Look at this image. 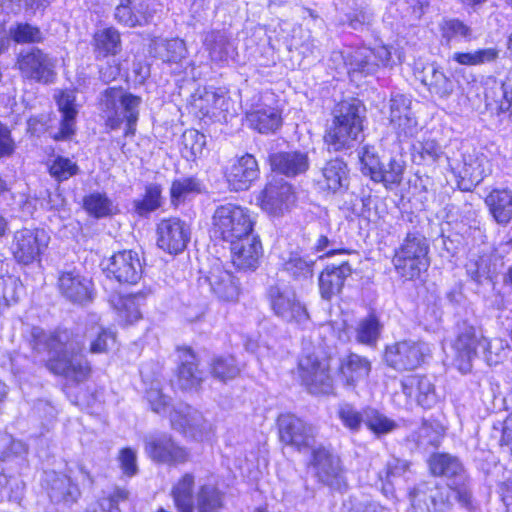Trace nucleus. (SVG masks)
<instances>
[{"mask_svg":"<svg viewBox=\"0 0 512 512\" xmlns=\"http://www.w3.org/2000/svg\"><path fill=\"white\" fill-rule=\"evenodd\" d=\"M87 342L91 353H104L109 344L115 342V335L98 325L91 326L83 334L68 329L47 333L40 327H33L29 338L34 351L47 353L49 371L75 383L87 380L91 372L88 361L82 357Z\"/></svg>","mask_w":512,"mask_h":512,"instance_id":"nucleus-1","label":"nucleus"},{"mask_svg":"<svg viewBox=\"0 0 512 512\" xmlns=\"http://www.w3.org/2000/svg\"><path fill=\"white\" fill-rule=\"evenodd\" d=\"M100 109L108 131L118 130L125 125L124 137H133L139 120L142 99L122 87H109L100 94Z\"/></svg>","mask_w":512,"mask_h":512,"instance_id":"nucleus-2","label":"nucleus"},{"mask_svg":"<svg viewBox=\"0 0 512 512\" xmlns=\"http://www.w3.org/2000/svg\"><path fill=\"white\" fill-rule=\"evenodd\" d=\"M364 112L363 105L357 99L343 101L337 105L332 124L324 136L329 150L337 152L355 145L363 130Z\"/></svg>","mask_w":512,"mask_h":512,"instance_id":"nucleus-3","label":"nucleus"},{"mask_svg":"<svg viewBox=\"0 0 512 512\" xmlns=\"http://www.w3.org/2000/svg\"><path fill=\"white\" fill-rule=\"evenodd\" d=\"M429 468L434 476L447 478V486H441L448 489L455 501L462 507L469 508L472 505V492L469 485V479L460 460L450 454L438 453L429 459Z\"/></svg>","mask_w":512,"mask_h":512,"instance_id":"nucleus-4","label":"nucleus"},{"mask_svg":"<svg viewBox=\"0 0 512 512\" xmlns=\"http://www.w3.org/2000/svg\"><path fill=\"white\" fill-rule=\"evenodd\" d=\"M428 253L429 243L423 234L407 233L393 257L397 273L405 279L417 278L429 265Z\"/></svg>","mask_w":512,"mask_h":512,"instance_id":"nucleus-5","label":"nucleus"},{"mask_svg":"<svg viewBox=\"0 0 512 512\" xmlns=\"http://www.w3.org/2000/svg\"><path fill=\"white\" fill-rule=\"evenodd\" d=\"M212 220L214 235L231 243L242 240L253 231L249 211L231 203L217 207Z\"/></svg>","mask_w":512,"mask_h":512,"instance_id":"nucleus-6","label":"nucleus"},{"mask_svg":"<svg viewBox=\"0 0 512 512\" xmlns=\"http://www.w3.org/2000/svg\"><path fill=\"white\" fill-rule=\"evenodd\" d=\"M430 355L428 343L406 339L388 345L384 359L388 366L397 371H410L420 367Z\"/></svg>","mask_w":512,"mask_h":512,"instance_id":"nucleus-7","label":"nucleus"},{"mask_svg":"<svg viewBox=\"0 0 512 512\" xmlns=\"http://www.w3.org/2000/svg\"><path fill=\"white\" fill-rule=\"evenodd\" d=\"M311 468L317 480L335 491L347 488L342 462L338 455L325 447L313 450Z\"/></svg>","mask_w":512,"mask_h":512,"instance_id":"nucleus-8","label":"nucleus"},{"mask_svg":"<svg viewBox=\"0 0 512 512\" xmlns=\"http://www.w3.org/2000/svg\"><path fill=\"white\" fill-rule=\"evenodd\" d=\"M410 507L407 512H439L453 504V497L447 488L436 480L418 483L409 493Z\"/></svg>","mask_w":512,"mask_h":512,"instance_id":"nucleus-9","label":"nucleus"},{"mask_svg":"<svg viewBox=\"0 0 512 512\" xmlns=\"http://www.w3.org/2000/svg\"><path fill=\"white\" fill-rule=\"evenodd\" d=\"M50 241V236L44 229L23 228L13 235L11 251L15 260L23 265L40 261Z\"/></svg>","mask_w":512,"mask_h":512,"instance_id":"nucleus-10","label":"nucleus"},{"mask_svg":"<svg viewBox=\"0 0 512 512\" xmlns=\"http://www.w3.org/2000/svg\"><path fill=\"white\" fill-rule=\"evenodd\" d=\"M484 336L474 326L463 322L458 326L457 336L452 344V365L462 374L472 369L477 349L482 347Z\"/></svg>","mask_w":512,"mask_h":512,"instance_id":"nucleus-11","label":"nucleus"},{"mask_svg":"<svg viewBox=\"0 0 512 512\" xmlns=\"http://www.w3.org/2000/svg\"><path fill=\"white\" fill-rule=\"evenodd\" d=\"M169 420L174 430L197 441L208 438L212 431L211 423L202 413L185 403L174 405Z\"/></svg>","mask_w":512,"mask_h":512,"instance_id":"nucleus-12","label":"nucleus"},{"mask_svg":"<svg viewBox=\"0 0 512 512\" xmlns=\"http://www.w3.org/2000/svg\"><path fill=\"white\" fill-rule=\"evenodd\" d=\"M267 297L274 313L283 320L297 324H305L309 320L305 305L290 287L271 286L267 291Z\"/></svg>","mask_w":512,"mask_h":512,"instance_id":"nucleus-13","label":"nucleus"},{"mask_svg":"<svg viewBox=\"0 0 512 512\" xmlns=\"http://www.w3.org/2000/svg\"><path fill=\"white\" fill-rule=\"evenodd\" d=\"M55 65V59L37 47L21 50L16 61L24 78L43 83L53 81Z\"/></svg>","mask_w":512,"mask_h":512,"instance_id":"nucleus-14","label":"nucleus"},{"mask_svg":"<svg viewBox=\"0 0 512 512\" xmlns=\"http://www.w3.org/2000/svg\"><path fill=\"white\" fill-rule=\"evenodd\" d=\"M298 369L299 376L310 393H333V379L326 360H319L314 354H306L300 358Z\"/></svg>","mask_w":512,"mask_h":512,"instance_id":"nucleus-15","label":"nucleus"},{"mask_svg":"<svg viewBox=\"0 0 512 512\" xmlns=\"http://www.w3.org/2000/svg\"><path fill=\"white\" fill-rule=\"evenodd\" d=\"M104 273L120 284H137L143 274V265L139 254L133 250L114 253L104 265Z\"/></svg>","mask_w":512,"mask_h":512,"instance_id":"nucleus-16","label":"nucleus"},{"mask_svg":"<svg viewBox=\"0 0 512 512\" xmlns=\"http://www.w3.org/2000/svg\"><path fill=\"white\" fill-rule=\"evenodd\" d=\"M279 438L282 443L299 451L311 447L315 442L316 429L293 414L279 415L277 419Z\"/></svg>","mask_w":512,"mask_h":512,"instance_id":"nucleus-17","label":"nucleus"},{"mask_svg":"<svg viewBox=\"0 0 512 512\" xmlns=\"http://www.w3.org/2000/svg\"><path fill=\"white\" fill-rule=\"evenodd\" d=\"M157 246L169 254L183 252L190 241L191 231L179 218L163 219L157 224Z\"/></svg>","mask_w":512,"mask_h":512,"instance_id":"nucleus-18","label":"nucleus"},{"mask_svg":"<svg viewBox=\"0 0 512 512\" xmlns=\"http://www.w3.org/2000/svg\"><path fill=\"white\" fill-rule=\"evenodd\" d=\"M144 442L145 452L157 463L178 465L189 460L188 451L166 433L146 437Z\"/></svg>","mask_w":512,"mask_h":512,"instance_id":"nucleus-19","label":"nucleus"},{"mask_svg":"<svg viewBox=\"0 0 512 512\" xmlns=\"http://www.w3.org/2000/svg\"><path fill=\"white\" fill-rule=\"evenodd\" d=\"M391 51L386 46L376 48H359L349 58L348 73L354 77L356 74L364 76L375 74L379 67H387L391 64Z\"/></svg>","mask_w":512,"mask_h":512,"instance_id":"nucleus-20","label":"nucleus"},{"mask_svg":"<svg viewBox=\"0 0 512 512\" xmlns=\"http://www.w3.org/2000/svg\"><path fill=\"white\" fill-rule=\"evenodd\" d=\"M296 202L292 185L283 179L270 182L263 191L261 208L275 216L282 215Z\"/></svg>","mask_w":512,"mask_h":512,"instance_id":"nucleus-21","label":"nucleus"},{"mask_svg":"<svg viewBox=\"0 0 512 512\" xmlns=\"http://www.w3.org/2000/svg\"><path fill=\"white\" fill-rule=\"evenodd\" d=\"M42 487L50 500L54 503L74 504L81 492L71 478L56 471H45L42 478Z\"/></svg>","mask_w":512,"mask_h":512,"instance_id":"nucleus-22","label":"nucleus"},{"mask_svg":"<svg viewBox=\"0 0 512 512\" xmlns=\"http://www.w3.org/2000/svg\"><path fill=\"white\" fill-rule=\"evenodd\" d=\"M371 369L367 357L351 352L340 358L337 378L343 386L354 389L369 377Z\"/></svg>","mask_w":512,"mask_h":512,"instance_id":"nucleus-23","label":"nucleus"},{"mask_svg":"<svg viewBox=\"0 0 512 512\" xmlns=\"http://www.w3.org/2000/svg\"><path fill=\"white\" fill-rule=\"evenodd\" d=\"M199 285L209 286L219 299L225 301H233L239 294L235 277L226 271L220 263H215L205 276L199 278Z\"/></svg>","mask_w":512,"mask_h":512,"instance_id":"nucleus-24","label":"nucleus"},{"mask_svg":"<svg viewBox=\"0 0 512 512\" xmlns=\"http://www.w3.org/2000/svg\"><path fill=\"white\" fill-rule=\"evenodd\" d=\"M492 172V164L490 160L484 156H467L463 158L461 168L455 171L459 178V186L462 190L470 191L483 181L485 177Z\"/></svg>","mask_w":512,"mask_h":512,"instance_id":"nucleus-25","label":"nucleus"},{"mask_svg":"<svg viewBox=\"0 0 512 512\" xmlns=\"http://www.w3.org/2000/svg\"><path fill=\"white\" fill-rule=\"evenodd\" d=\"M60 293L69 301L85 304L92 299V282L77 271L61 272L58 277Z\"/></svg>","mask_w":512,"mask_h":512,"instance_id":"nucleus-26","label":"nucleus"},{"mask_svg":"<svg viewBox=\"0 0 512 512\" xmlns=\"http://www.w3.org/2000/svg\"><path fill=\"white\" fill-rule=\"evenodd\" d=\"M226 178L234 191H244L250 188L256 180V158L246 153L228 168Z\"/></svg>","mask_w":512,"mask_h":512,"instance_id":"nucleus-27","label":"nucleus"},{"mask_svg":"<svg viewBox=\"0 0 512 512\" xmlns=\"http://www.w3.org/2000/svg\"><path fill=\"white\" fill-rule=\"evenodd\" d=\"M179 355L176 385L183 391L197 390L202 381L203 373L198 369L196 356L189 348L181 349Z\"/></svg>","mask_w":512,"mask_h":512,"instance_id":"nucleus-28","label":"nucleus"},{"mask_svg":"<svg viewBox=\"0 0 512 512\" xmlns=\"http://www.w3.org/2000/svg\"><path fill=\"white\" fill-rule=\"evenodd\" d=\"M269 162L273 171L287 177H295L309 168L308 155L302 151L274 153L270 155Z\"/></svg>","mask_w":512,"mask_h":512,"instance_id":"nucleus-29","label":"nucleus"},{"mask_svg":"<svg viewBox=\"0 0 512 512\" xmlns=\"http://www.w3.org/2000/svg\"><path fill=\"white\" fill-rule=\"evenodd\" d=\"M352 268L344 261L340 265L327 266L319 276V289L323 299L330 300L339 294L345 280L351 275Z\"/></svg>","mask_w":512,"mask_h":512,"instance_id":"nucleus-30","label":"nucleus"},{"mask_svg":"<svg viewBox=\"0 0 512 512\" xmlns=\"http://www.w3.org/2000/svg\"><path fill=\"white\" fill-rule=\"evenodd\" d=\"M149 0H118L115 7V20L127 27L142 26L147 23Z\"/></svg>","mask_w":512,"mask_h":512,"instance_id":"nucleus-31","label":"nucleus"},{"mask_svg":"<svg viewBox=\"0 0 512 512\" xmlns=\"http://www.w3.org/2000/svg\"><path fill=\"white\" fill-rule=\"evenodd\" d=\"M485 204L495 222L506 226L512 220V191L508 188L493 189L486 197Z\"/></svg>","mask_w":512,"mask_h":512,"instance_id":"nucleus-32","label":"nucleus"},{"mask_svg":"<svg viewBox=\"0 0 512 512\" xmlns=\"http://www.w3.org/2000/svg\"><path fill=\"white\" fill-rule=\"evenodd\" d=\"M421 82L432 95L447 99L454 91L453 81L435 64L423 68Z\"/></svg>","mask_w":512,"mask_h":512,"instance_id":"nucleus-33","label":"nucleus"},{"mask_svg":"<svg viewBox=\"0 0 512 512\" xmlns=\"http://www.w3.org/2000/svg\"><path fill=\"white\" fill-rule=\"evenodd\" d=\"M406 169V163L401 155L389 158L387 162H380L379 168L373 172L371 179L374 182L383 183L388 189L398 186Z\"/></svg>","mask_w":512,"mask_h":512,"instance_id":"nucleus-34","label":"nucleus"},{"mask_svg":"<svg viewBox=\"0 0 512 512\" xmlns=\"http://www.w3.org/2000/svg\"><path fill=\"white\" fill-rule=\"evenodd\" d=\"M57 104L59 111L62 114V120L60 123V138L65 139L74 134L75 131V118L77 115V109L75 105V94L72 91L61 92L57 97ZM56 139H59L56 136Z\"/></svg>","mask_w":512,"mask_h":512,"instance_id":"nucleus-35","label":"nucleus"},{"mask_svg":"<svg viewBox=\"0 0 512 512\" xmlns=\"http://www.w3.org/2000/svg\"><path fill=\"white\" fill-rule=\"evenodd\" d=\"M256 236L244 237L231 243L233 264L242 270L254 271L256 267Z\"/></svg>","mask_w":512,"mask_h":512,"instance_id":"nucleus-36","label":"nucleus"},{"mask_svg":"<svg viewBox=\"0 0 512 512\" xmlns=\"http://www.w3.org/2000/svg\"><path fill=\"white\" fill-rule=\"evenodd\" d=\"M151 53L163 62L180 63L186 58L187 49L183 40L175 38L154 41L151 46Z\"/></svg>","mask_w":512,"mask_h":512,"instance_id":"nucleus-37","label":"nucleus"},{"mask_svg":"<svg viewBox=\"0 0 512 512\" xmlns=\"http://www.w3.org/2000/svg\"><path fill=\"white\" fill-rule=\"evenodd\" d=\"M193 488L194 476L190 473L173 486L171 495L178 512H194Z\"/></svg>","mask_w":512,"mask_h":512,"instance_id":"nucleus-38","label":"nucleus"},{"mask_svg":"<svg viewBox=\"0 0 512 512\" xmlns=\"http://www.w3.org/2000/svg\"><path fill=\"white\" fill-rule=\"evenodd\" d=\"M93 46L97 57L116 55L121 49L120 34L114 28L98 30L93 37Z\"/></svg>","mask_w":512,"mask_h":512,"instance_id":"nucleus-39","label":"nucleus"},{"mask_svg":"<svg viewBox=\"0 0 512 512\" xmlns=\"http://www.w3.org/2000/svg\"><path fill=\"white\" fill-rule=\"evenodd\" d=\"M466 271L470 278L478 284L491 281L497 274L496 265L491 255L484 254L469 259Z\"/></svg>","mask_w":512,"mask_h":512,"instance_id":"nucleus-40","label":"nucleus"},{"mask_svg":"<svg viewBox=\"0 0 512 512\" xmlns=\"http://www.w3.org/2000/svg\"><path fill=\"white\" fill-rule=\"evenodd\" d=\"M162 189L158 184H149L145 188V193L141 199H135L132 202L133 211L139 217L146 218L152 212L156 211L162 205Z\"/></svg>","mask_w":512,"mask_h":512,"instance_id":"nucleus-41","label":"nucleus"},{"mask_svg":"<svg viewBox=\"0 0 512 512\" xmlns=\"http://www.w3.org/2000/svg\"><path fill=\"white\" fill-rule=\"evenodd\" d=\"M222 507L223 495L214 485L205 484L199 487L194 510L196 509L197 512H220Z\"/></svg>","mask_w":512,"mask_h":512,"instance_id":"nucleus-42","label":"nucleus"},{"mask_svg":"<svg viewBox=\"0 0 512 512\" xmlns=\"http://www.w3.org/2000/svg\"><path fill=\"white\" fill-rule=\"evenodd\" d=\"M499 57V50L495 47L475 50L472 52H455L450 56V60L460 65L478 66L486 63H492Z\"/></svg>","mask_w":512,"mask_h":512,"instance_id":"nucleus-43","label":"nucleus"},{"mask_svg":"<svg viewBox=\"0 0 512 512\" xmlns=\"http://www.w3.org/2000/svg\"><path fill=\"white\" fill-rule=\"evenodd\" d=\"M202 192V184L195 177H184L176 179L170 187L171 203L178 206L183 203L190 195Z\"/></svg>","mask_w":512,"mask_h":512,"instance_id":"nucleus-44","label":"nucleus"},{"mask_svg":"<svg viewBox=\"0 0 512 512\" xmlns=\"http://www.w3.org/2000/svg\"><path fill=\"white\" fill-rule=\"evenodd\" d=\"M324 185L328 190L336 192L346 185L347 171L346 164L339 159L329 161L322 169Z\"/></svg>","mask_w":512,"mask_h":512,"instance_id":"nucleus-45","label":"nucleus"},{"mask_svg":"<svg viewBox=\"0 0 512 512\" xmlns=\"http://www.w3.org/2000/svg\"><path fill=\"white\" fill-rule=\"evenodd\" d=\"M23 285L19 278L13 275L0 276V313L18 302Z\"/></svg>","mask_w":512,"mask_h":512,"instance_id":"nucleus-46","label":"nucleus"},{"mask_svg":"<svg viewBox=\"0 0 512 512\" xmlns=\"http://www.w3.org/2000/svg\"><path fill=\"white\" fill-rule=\"evenodd\" d=\"M381 324L378 318L369 314L359 320L355 328V339L358 343L373 345L380 336Z\"/></svg>","mask_w":512,"mask_h":512,"instance_id":"nucleus-47","label":"nucleus"},{"mask_svg":"<svg viewBox=\"0 0 512 512\" xmlns=\"http://www.w3.org/2000/svg\"><path fill=\"white\" fill-rule=\"evenodd\" d=\"M487 99H491L502 112H507L512 106V84L507 81L496 80L487 88Z\"/></svg>","mask_w":512,"mask_h":512,"instance_id":"nucleus-48","label":"nucleus"},{"mask_svg":"<svg viewBox=\"0 0 512 512\" xmlns=\"http://www.w3.org/2000/svg\"><path fill=\"white\" fill-rule=\"evenodd\" d=\"M205 43L212 61L221 63L228 60L232 46L223 33L211 32L207 34Z\"/></svg>","mask_w":512,"mask_h":512,"instance_id":"nucleus-49","label":"nucleus"},{"mask_svg":"<svg viewBox=\"0 0 512 512\" xmlns=\"http://www.w3.org/2000/svg\"><path fill=\"white\" fill-rule=\"evenodd\" d=\"M407 383L410 387L418 385L416 401L420 406L430 408L436 402L434 385L428 377L422 375H409L407 376Z\"/></svg>","mask_w":512,"mask_h":512,"instance_id":"nucleus-50","label":"nucleus"},{"mask_svg":"<svg viewBox=\"0 0 512 512\" xmlns=\"http://www.w3.org/2000/svg\"><path fill=\"white\" fill-rule=\"evenodd\" d=\"M286 43L289 50H298L303 55L313 54L317 50L311 32L303 29L302 26H294L291 29V35L286 39Z\"/></svg>","mask_w":512,"mask_h":512,"instance_id":"nucleus-51","label":"nucleus"},{"mask_svg":"<svg viewBox=\"0 0 512 512\" xmlns=\"http://www.w3.org/2000/svg\"><path fill=\"white\" fill-rule=\"evenodd\" d=\"M443 154L441 146L431 139L413 145V160L417 164H434Z\"/></svg>","mask_w":512,"mask_h":512,"instance_id":"nucleus-52","label":"nucleus"},{"mask_svg":"<svg viewBox=\"0 0 512 512\" xmlns=\"http://www.w3.org/2000/svg\"><path fill=\"white\" fill-rule=\"evenodd\" d=\"M440 31L442 39L448 46L454 40L464 39L470 41L472 38L471 28L458 19L443 20L440 24Z\"/></svg>","mask_w":512,"mask_h":512,"instance_id":"nucleus-53","label":"nucleus"},{"mask_svg":"<svg viewBox=\"0 0 512 512\" xmlns=\"http://www.w3.org/2000/svg\"><path fill=\"white\" fill-rule=\"evenodd\" d=\"M85 210L96 218H103L113 214L114 205L106 194L99 192L86 196L83 200Z\"/></svg>","mask_w":512,"mask_h":512,"instance_id":"nucleus-54","label":"nucleus"},{"mask_svg":"<svg viewBox=\"0 0 512 512\" xmlns=\"http://www.w3.org/2000/svg\"><path fill=\"white\" fill-rule=\"evenodd\" d=\"M508 348V342L502 338L488 340L484 337L482 340V353L490 366L501 362L507 356Z\"/></svg>","mask_w":512,"mask_h":512,"instance_id":"nucleus-55","label":"nucleus"},{"mask_svg":"<svg viewBox=\"0 0 512 512\" xmlns=\"http://www.w3.org/2000/svg\"><path fill=\"white\" fill-rule=\"evenodd\" d=\"M50 175L58 182H63L80 172L79 166L63 156H56L48 166Z\"/></svg>","mask_w":512,"mask_h":512,"instance_id":"nucleus-56","label":"nucleus"},{"mask_svg":"<svg viewBox=\"0 0 512 512\" xmlns=\"http://www.w3.org/2000/svg\"><path fill=\"white\" fill-rule=\"evenodd\" d=\"M365 425L377 436L387 434L397 428L395 421L373 408H366Z\"/></svg>","mask_w":512,"mask_h":512,"instance_id":"nucleus-57","label":"nucleus"},{"mask_svg":"<svg viewBox=\"0 0 512 512\" xmlns=\"http://www.w3.org/2000/svg\"><path fill=\"white\" fill-rule=\"evenodd\" d=\"M239 372L240 368L233 356L218 357L211 363L212 375L223 382L235 378Z\"/></svg>","mask_w":512,"mask_h":512,"instance_id":"nucleus-58","label":"nucleus"},{"mask_svg":"<svg viewBox=\"0 0 512 512\" xmlns=\"http://www.w3.org/2000/svg\"><path fill=\"white\" fill-rule=\"evenodd\" d=\"M337 414L343 425L352 432H357L361 424H365L366 409L358 411L351 404L343 403L339 405Z\"/></svg>","mask_w":512,"mask_h":512,"instance_id":"nucleus-59","label":"nucleus"},{"mask_svg":"<svg viewBox=\"0 0 512 512\" xmlns=\"http://www.w3.org/2000/svg\"><path fill=\"white\" fill-rule=\"evenodd\" d=\"M282 126V116L276 108L258 109V133H275Z\"/></svg>","mask_w":512,"mask_h":512,"instance_id":"nucleus-60","label":"nucleus"},{"mask_svg":"<svg viewBox=\"0 0 512 512\" xmlns=\"http://www.w3.org/2000/svg\"><path fill=\"white\" fill-rule=\"evenodd\" d=\"M146 399L150 408L153 412L160 415H168L173 410L170 405V397L165 395L161 389L157 387H151L146 392Z\"/></svg>","mask_w":512,"mask_h":512,"instance_id":"nucleus-61","label":"nucleus"},{"mask_svg":"<svg viewBox=\"0 0 512 512\" xmlns=\"http://www.w3.org/2000/svg\"><path fill=\"white\" fill-rule=\"evenodd\" d=\"M10 36L17 43H34L42 40L41 31L28 23H19L10 28Z\"/></svg>","mask_w":512,"mask_h":512,"instance_id":"nucleus-62","label":"nucleus"},{"mask_svg":"<svg viewBox=\"0 0 512 512\" xmlns=\"http://www.w3.org/2000/svg\"><path fill=\"white\" fill-rule=\"evenodd\" d=\"M409 469V462L396 457L387 460L385 468L379 473L381 480L392 483L393 479L403 476Z\"/></svg>","mask_w":512,"mask_h":512,"instance_id":"nucleus-63","label":"nucleus"},{"mask_svg":"<svg viewBox=\"0 0 512 512\" xmlns=\"http://www.w3.org/2000/svg\"><path fill=\"white\" fill-rule=\"evenodd\" d=\"M26 452L27 447L22 441L8 435L0 437V459L7 460L13 456L24 455Z\"/></svg>","mask_w":512,"mask_h":512,"instance_id":"nucleus-64","label":"nucleus"}]
</instances>
